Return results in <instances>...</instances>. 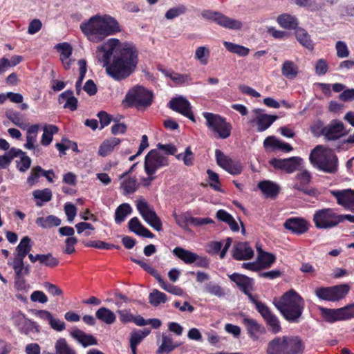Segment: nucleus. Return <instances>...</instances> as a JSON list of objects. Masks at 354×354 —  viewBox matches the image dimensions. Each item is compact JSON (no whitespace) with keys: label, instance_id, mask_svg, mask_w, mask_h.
I'll return each instance as SVG.
<instances>
[{"label":"nucleus","instance_id":"nucleus-1","mask_svg":"<svg viewBox=\"0 0 354 354\" xmlns=\"http://www.w3.org/2000/svg\"><path fill=\"white\" fill-rule=\"evenodd\" d=\"M96 57L105 68L106 73L117 81L129 77L138 63V53L129 42H121L115 38L108 39L96 49Z\"/></svg>","mask_w":354,"mask_h":354},{"label":"nucleus","instance_id":"nucleus-2","mask_svg":"<svg viewBox=\"0 0 354 354\" xmlns=\"http://www.w3.org/2000/svg\"><path fill=\"white\" fill-rule=\"evenodd\" d=\"M80 29L93 43L102 41L106 37L121 31L118 21L108 15H96L80 24Z\"/></svg>","mask_w":354,"mask_h":354},{"label":"nucleus","instance_id":"nucleus-3","mask_svg":"<svg viewBox=\"0 0 354 354\" xmlns=\"http://www.w3.org/2000/svg\"><path fill=\"white\" fill-rule=\"evenodd\" d=\"M273 304L283 317L291 322L299 321L305 306L304 299L293 289L285 292L279 300Z\"/></svg>","mask_w":354,"mask_h":354},{"label":"nucleus","instance_id":"nucleus-4","mask_svg":"<svg viewBox=\"0 0 354 354\" xmlns=\"http://www.w3.org/2000/svg\"><path fill=\"white\" fill-rule=\"evenodd\" d=\"M305 344L298 335L277 336L267 345L266 354H303Z\"/></svg>","mask_w":354,"mask_h":354},{"label":"nucleus","instance_id":"nucleus-5","mask_svg":"<svg viewBox=\"0 0 354 354\" xmlns=\"http://www.w3.org/2000/svg\"><path fill=\"white\" fill-rule=\"evenodd\" d=\"M309 160L311 164L320 171L333 174L337 171L338 159L330 149L317 145L310 152Z\"/></svg>","mask_w":354,"mask_h":354},{"label":"nucleus","instance_id":"nucleus-6","mask_svg":"<svg viewBox=\"0 0 354 354\" xmlns=\"http://www.w3.org/2000/svg\"><path fill=\"white\" fill-rule=\"evenodd\" d=\"M205 125L216 138L226 139L231 135L232 127L226 119L220 115L209 112L203 113Z\"/></svg>","mask_w":354,"mask_h":354},{"label":"nucleus","instance_id":"nucleus-7","mask_svg":"<svg viewBox=\"0 0 354 354\" xmlns=\"http://www.w3.org/2000/svg\"><path fill=\"white\" fill-rule=\"evenodd\" d=\"M153 97L151 91L142 86H136L129 90L124 101L129 106L147 108L151 104Z\"/></svg>","mask_w":354,"mask_h":354},{"label":"nucleus","instance_id":"nucleus-8","mask_svg":"<svg viewBox=\"0 0 354 354\" xmlns=\"http://www.w3.org/2000/svg\"><path fill=\"white\" fill-rule=\"evenodd\" d=\"M313 221L316 228L319 230L331 229L341 223V217L332 208H323L315 212Z\"/></svg>","mask_w":354,"mask_h":354},{"label":"nucleus","instance_id":"nucleus-9","mask_svg":"<svg viewBox=\"0 0 354 354\" xmlns=\"http://www.w3.org/2000/svg\"><path fill=\"white\" fill-rule=\"evenodd\" d=\"M136 207L143 220L156 231H161L162 223L153 208L145 199L136 201Z\"/></svg>","mask_w":354,"mask_h":354},{"label":"nucleus","instance_id":"nucleus-10","mask_svg":"<svg viewBox=\"0 0 354 354\" xmlns=\"http://www.w3.org/2000/svg\"><path fill=\"white\" fill-rule=\"evenodd\" d=\"M203 18L214 21L220 26L233 30H241L243 23L241 21L230 18L223 14L210 10H204L201 12Z\"/></svg>","mask_w":354,"mask_h":354},{"label":"nucleus","instance_id":"nucleus-11","mask_svg":"<svg viewBox=\"0 0 354 354\" xmlns=\"http://www.w3.org/2000/svg\"><path fill=\"white\" fill-rule=\"evenodd\" d=\"M349 286L346 284L333 287H322L315 290V295L322 300L335 301L343 299L348 292Z\"/></svg>","mask_w":354,"mask_h":354},{"label":"nucleus","instance_id":"nucleus-12","mask_svg":"<svg viewBox=\"0 0 354 354\" xmlns=\"http://www.w3.org/2000/svg\"><path fill=\"white\" fill-rule=\"evenodd\" d=\"M167 165V158L156 149H151L145 156L144 167L147 175L155 174L157 170Z\"/></svg>","mask_w":354,"mask_h":354},{"label":"nucleus","instance_id":"nucleus-13","mask_svg":"<svg viewBox=\"0 0 354 354\" xmlns=\"http://www.w3.org/2000/svg\"><path fill=\"white\" fill-rule=\"evenodd\" d=\"M252 303L254 304L257 310L261 314L266 324L270 328L272 333L277 334L281 332L282 328L280 321L276 315L264 303L256 299H252Z\"/></svg>","mask_w":354,"mask_h":354},{"label":"nucleus","instance_id":"nucleus-14","mask_svg":"<svg viewBox=\"0 0 354 354\" xmlns=\"http://www.w3.org/2000/svg\"><path fill=\"white\" fill-rule=\"evenodd\" d=\"M270 162L274 168L291 174L301 170L304 161L301 158L294 156L284 159L274 158Z\"/></svg>","mask_w":354,"mask_h":354},{"label":"nucleus","instance_id":"nucleus-15","mask_svg":"<svg viewBox=\"0 0 354 354\" xmlns=\"http://www.w3.org/2000/svg\"><path fill=\"white\" fill-rule=\"evenodd\" d=\"M331 195L336 199L337 203L345 209L354 212V189L331 190Z\"/></svg>","mask_w":354,"mask_h":354},{"label":"nucleus","instance_id":"nucleus-16","mask_svg":"<svg viewBox=\"0 0 354 354\" xmlns=\"http://www.w3.org/2000/svg\"><path fill=\"white\" fill-rule=\"evenodd\" d=\"M215 156L217 164L232 175H238L242 171L241 165L225 156L219 149H216Z\"/></svg>","mask_w":354,"mask_h":354},{"label":"nucleus","instance_id":"nucleus-17","mask_svg":"<svg viewBox=\"0 0 354 354\" xmlns=\"http://www.w3.org/2000/svg\"><path fill=\"white\" fill-rule=\"evenodd\" d=\"M321 132L328 140L339 139L346 134L344 124L337 120H332L327 126L322 128Z\"/></svg>","mask_w":354,"mask_h":354},{"label":"nucleus","instance_id":"nucleus-18","mask_svg":"<svg viewBox=\"0 0 354 354\" xmlns=\"http://www.w3.org/2000/svg\"><path fill=\"white\" fill-rule=\"evenodd\" d=\"M310 225V223L307 220L301 217L289 218L283 223L285 229L297 235L306 233Z\"/></svg>","mask_w":354,"mask_h":354},{"label":"nucleus","instance_id":"nucleus-19","mask_svg":"<svg viewBox=\"0 0 354 354\" xmlns=\"http://www.w3.org/2000/svg\"><path fill=\"white\" fill-rule=\"evenodd\" d=\"M169 106L184 116L195 122L194 116L191 110V104L189 101L183 96L173 98L169 102Z\"/></svg>","mask_w":354,"mask_h":354},{"label":"nucleus","instance_id":"nucleus-20","mask_svg":"<svg viewBox=\"0 0 354 354\" xmlns=\"http://www.w3.org/2000/svg\"><path fill=\"white\" fill-rule=\"evenodd\" d=\"M255 117L250 120V122L257 126L258 132H263L268 129L277 119V116L263 113L259 109L253 110Z\"/></svg>","mask_w":354,"mask_h":354},{"label":"nucleus","instance_id":"nucleus-21","mask_svg":"<svg viewBox=\"0 0 354 354\" xmlns=\"http://www.w3.org/2000/svg\"><path fill=\"white\" fill-rule=\"evenodd\" d=\"M297 181L292 186L293 189L302 192L303 193L314 196L316 193L314 189H309L306 187L311 180V174L307 170H302L298 173L295 176Z\"/></svg>","mask_w":354,"mask_h":354},{"label":"nucleus","instance_id":"nucleus-22","mask_svg":"<svg viewBox=\"0 0 354 354\" xmlns=\"http://www.w3.org/2000/svg\"><path fill=\"white\" fill-rule=\"evenodd\" d=\"M229 277L239 286L241 290H242L245 295H248L252 302V299H255L250 294V291L253 286V281L252 279L237 273H234L230 275Z\"/></svg>","mask_w":354,"mask_h":354},{"label":"nucleus","instance_id":"nucleus-23","mask_svg":"<svg viewBox=\"0 0 354 354\" xmlns=\"http://www.w3.org/2000/svg\"><path fill=\"white\" fill-rule=\"evenodd\" d=\"M253 255L252 248L246 242H239L233 248V257L236 260L250 259Z\"/></svg>","mask_w":354,"mask_h":354},{"label":"nucleus","instance_id":"nucleus-24","mask_svg":"<svg viewBox=\"0 0 354 354\" xmlns=\"http://www.w3.org/2000/svg\"><path fill=\"white\" fill-rule=\"evenodd\" d=\"M71 336L75 339L83 347L97 344L96 338L91 334L84 333L79 328H75L71 331Z\"/></svg>","mask_w":354,"mask_h":354},{"label":"nucleus","instance_id":"nucleus-25","mask_svg":"<svg viewBox=\"0 0 354 354\" xmlns=\"http://www.w3.org/2000/svg\"><path fill=\"white\" fill-rule=\"evenodd\" d=\"M77 99L73 95L71 90H67L59 95L58 102L63 104L64 109H68L73 111L77 107Z\"/></svg>","mask_w":354,"mask_h":354},{"label":"nucleus","instance_id":"nucleus-26","mask_svg":"<svg viewBox=\"0 0 354 354\" xmlns=\"http://www.w3.org/2000/svg\"><path fill=\"white\" fill-rule=\"evenodd\" d=\"M129 229L136 234L147 237L153 238L154 235L147 227L142 225L140 221L137 217H133L130 219L128 223Z\"/></svg>","mask_w":354,"mask_h":354},{"label":"nucleus","instance_id":"nucleus-27","mask_svg":"<svg viewBox=\"0 0 354 354\" xmlns=\"http://www.w3.org/2000/svg\"><path fill=\"white\" fill-rule=\"evenodd\" d=\"M265 148L271 147L273 150H280L284 152H290L293 148L286 142H283L274 136H268L263 141Z\"/></svg>","mask_w":354,"mask_h":354},{"label":"nucleus","instance_id":"nucleus-28","mask_svg":"<svg viewBox=\"0 0 354 354\" xmlns=\"http://www.w3.org/2000/svg\"><path fill=\"white\" fill-rule=\"evenodd\" d=\"M151 333L149 328L134 330L130 335V347L133 354H136L137 346Z\"/></svg>","mask_w":354,"mask_h":354},{"label":"nucleus","instance_id":"nucleus-29","mask_svg":"<svg viewBox=\"0 0 354 354\" xmlns=\"http://www.w3.org/2000/svg\"><path fill=\"white\" fill-rule=\"evenodd\" d=\"M257 186L266 198L276 196L279 191L277 183L268 180L259 182Z\"/></svg>","mask_w":354,"mask_h":354},{"label":"nucleus","instance_id":"nucleus-30","mask_svg":"<svg viewBox=\"0 0 354 354\" xmlns=\"http://www.w3.org/2000/svg\"><path fill=\"white\" fill-rule=\"evenodd\" d=\"M173 254L187 264H191L198 259V255L180 247L175 248Z\"/></svg>","mask_w":354,"mask_h":354},{"label":"nucleus","instance_id":"nucleus-31","mask_svg":"<svg viewBox=\"0 0 354 354\" xmlns=\"http://www.w3.org/2000/svg\"><path fill=\"white\" fill-rule=\"evenodd\" d=\"M23 257L15 256L12 261H9L8 264L10 265L15 270V276H25L30 272V266H25Z\"/></svg>","mask_w":354,"mask_h":354},{"label":"nucleus","instance_id":"nucleus-32","mask_svg":"<svg viewBox=\"0 0 354 354\" xmlns=\"http://www.w3.org/2000/svg\"><path fill=\"white\" fill-rule=\"evenodd\" d=\"M277 22L283 28L287 30H296L298 27V20L289 14H282L277 17Z\"/></svg>","mask_w":354,"mask_h":354},{"label":"nucleus","instance_id":"nucleus-33","mask_svg":"<svg viewBox=\"0 0 354 354\" xmlns=\"http://www.w3.org/2000/svg\"><path fill=\"white\" fill-rule=\"evenodd\" d=\"M39 130V124H33L27 129L26 132V143L24 147L29 150H35L37 142V134Z\"/></svg>","mask_w":354,"mask_h":354},{"label":"nucleus","instance_id":"nucleus-34","mask_svg":"<svg viewBox=\"0 0 354 354\" xmlns=\"http://www.w3.org/2000/svg\"><path fill=\"white\" fill-rule=\"evenodd\" d=\"M120 142V140L117 138H110L104 140L100 146L98 154L102 157L109 155Z\"/></svg>","mask_w":354,"mask_h":354},{"label":"nucleus","instance_id":"nucleus-35","mask_svg":"<svg viewBox=\"0 0 354 354\" xmlns=\"http://www.w3.org/2000/svg\"><path fill=\"white\" fill-rule=\"evenodd\" d=\"M299 73L297 65L291 60H286L281 65V74L287 79H294Z\"/></svg>","mask_w":354,"mask_h":354},{"label":"nucleus","instance_id":"nucleus-36","mask_svg":"<svg viewBox=\"0 0 354 354\" xmlns=\"http://www.w3.org/2000/svg\"><path fill=\"white\" fill-rule=\"evenodd\" d=\"M295 37L299 43L307 49H313V43L310 36L307 31L302 28H297L295 30Z\"/></svg>","mask_w":354,"mask_h":354},{"label":"nucleus","instance_id":"nucleus-37","mask_svg":"<svg viewBox=\"0 0 354 354\" xmlns=\"http://www.w3.org/2000/svg\"><path fill=\"white\" fill-rule=\"evenodd\" d=\"M275 260L276 257L273 254L265 252L262 254H258L256 261L261 270L270 268Z\"/></svg>","mask_w":354,"mask_h":354},{"label":"nucleus","instance_id":"nucleus-38","mask_svg":"<svg viewBox=\"0 0 354 354\" xmlns=\"http://www.w3.org/2000/svg\"><path fill=\"white\" fill-rule=\"evenodd\" d=\"M35 223L42 228H50L57 227L61 224V220L56 216L49 215L46 217H38Z\"/></svg>","mask_w":354,"mask_h":354},{"label":"nucleus","instance_id":"nucleus-39","mask_svg":"<svg viewBox=\"0 0 354 354\" xmlns=\"http://www.w3.org/2000/svg\"><path fill=\"white\" fill-rule=\"evenodd\" d=\"M96 317L106 324H112L115 322L116 317L110 309L101 307L95 313Z\"/></svg>","mask_w":354,"mask_h":354},{"label":"nucleus","instance_id":"nucleus-40","mask_svg":"<svg viewBox=\"0 0 354 354\" xmlns=\"http://www.w3.org/2000/svg\"><path fill=\"white\" fill-rule=\"evenodd\" d=\"M44 132L41 138V144L44 146L49 145L52 140L53 136L58 132V127L55 125L48 124L44 127Z\"/></svg>","mask_w":354,"mask_h":354},{"label":"nucleus","instance_id":"nucleus-41","mask_svg":"<svg viewBox=\"0 0 354 354\" xmlns=\"http://www.w3.org/2000/svg\"><path fill=\"white\" fill-rule=\"evenodd\" d=\"M127 174H124L120 176L123 178L120 188L123 190L124 194H129L133 193L138 188L137 181L135 178L126 177Z\"/></svg>","mask_w":354,"mask_h":354},{"label":"nucleus","instance_id":"nucleus-42","mask_svg":"<svg viewBox=\"0 0 354 354\" xmlns=\"http://www.w3.org/2000/svg\"><path fill=\"white\" fill-rule=\"evenodd\" d=\"M132 212V208L128 203H122L119 205L115 209V221L117 224L122 223L126 218V217L131 214Z\"/></svg>","mask_w":354,"mask_h":354},{"label":"nucleus","instance_id":"nucleus-43","mask_svg":"<svg viewBox=\"0 0 354 354\" xmlns=\"http://www.w3.org/2000/svg\"><path fill=\"white\" fill-rule=\"evenodd\" d=\"M33 197L37 200L36 205L39 207L43 205L44 203L50 201L52 199V192L50 189H37L32 193Z\"/></svg>","mask_w":354,"mask_h":354},{"label":"nucleus","instance_id":"nucleus-44","mask_svg":"<svg viewBox=\"0 0 354 354\" xmlns=\"http://www.w3.org/2000/svg\"><path fill=\"white\" fill-rule=\"evenodd\" d=\"M223 46L230 53L236 54L240 57H245L250 53V49L242 45L236 44L230 41H223Z\"/></svg>","mask_w":354,"mask_h":354},{"label":"nucleus","instance_id":"nucleus-45","mask_svg":"<svg viewBox=\"0 0 354 354\" xmlns=\"http://www.w3.org/2000/svg\"><path fill=\"white\" fill-rule=\"evenodd\" d=\"M243 323L251 337H257L261 333L262 326L255 319L245 317L243 319Z\"/></svg>","mask_w":354,"mask_h":354},{"label":"nucleus","instance_id":"nucleus-46","mask_svg":"<svg viewBox=\"0 0 354 354\" xmlns=\"http://www.w3.org/2000/svg\"><path fill=\"white\" fill-rule=\"evenodd\" d=\"M56 354H77V352L64 338L58 339L55 344Z\"/></svg>","mask_w":354,"mask_h":354},{"label":"nucleus","instance_id":"nucleus-47","mask_svg":"<svg viewBox=\"0 0 354 354\" xmlns=\"http://www.w3.org/2000/svg\"><path fill=\"white\" fill-rule=\"evenodd\" d=\"M209 56L210 50L207 46H199L195 50L194 58L203 66L208 64Z\"/></svg>","mask_w":354,"mask_h":354},{"label":"nucleus","instance_id":"nucleus-48","mask_svg":"<svg viewBox=\"0 0 354 354\" xmlns=\"http://www.w3.org/2000/svg\"><path fill=\"white\" fill-rule=\"evenodd\" d=\"M31 248L30 239L28 236L23 237L16 248L17 254L15 256L25 258L30 251Z\"/></svg>","mask_w":354,"mask_h":354},{"label":"nucleus","instance_id":"nucleus-49","mask_svg":"<svg viewBox=\"0 0 354 354\" xmlns=\"http://www.w3.org/2000/svg\"><path fill=\"white\" fill-rule=\"evenodd\" d=\"M176 346L174 345L172 339L170 337L162 336V344L159 346L157 353L158 354H169L173 351Z\"/></svg>","mask_w":354,"mask_h":354},{"label":"nucleus","instance_id":"nucleus-50","mask_svg":"<svg viewBox=\"0 0 354 354\" xmlns=\"http://www.w3.org/2000/svg\"><path fill=\"white\" fill-rule=\"evenodd\" d=\"M6 115L14 124L22 129L27 128L28 124L23 122L20 113L12 110L6 112Z\"/></svg>","mask_w":354,"mask_h":354},{"label":"nucleus","instance_id":"nucleus-51","mask_svg":"<svg viewBox=\"0 0 354 354\" xmlns=\"http://www.w3.org/2000/svg\"><path fill=\"white\" fill-rule=\"evenodd\" d=\"M131 260L138 264L142 268H143L146 272L149 273L151 276H153L159 283L160 281L162 279L161 276L159 274L158 271L154 269L153 267H151L150 265L147 263L142 260L136 259L134 258H131Z\"/></svg>","mask_w":354,"mask_h":354},{"label":"nucleus","instance_id":"nucleus-52","mask_svg":"<svg viewBox=\"0 0 354 354\" xmlns=\"http://www.w3.org/2000/svg\"><path fill=\"white\" fill-rule=\"evenodd\" d=\"M319 310L322 317L326 322L332 323L339 321L337 309H329L321 307Z\"/></svg>","mask_w":354,"mask_h":354},{"label":"nucleus","instance_id":"nucleus-53","mask_svg":"<svg viewBox=\"0 0 354 354\" xmlns=\"http://www.w3.org/2000/svg\"><path fill=\"white\" fill-rule=\"evenodd\" d=\"M149 303L158 306L162 303H165L167 300L166 295L156 289L153 290L149 296Z\"/></svg>","mask_w":354,"mask_h":354},{"label":"nucleus","instance_id":"nucleus-54","mask_svg":"<svg viewBox=\"0 0 354 354\" xmlns=\"http://www.w3.org/2000/svg\"><path fill=\"white\" fill-rule=\"evenodd\" d=\"M339 321L354 318V304L337 308Z\"/></svg>","mask_w":354,"mask_h":354},{"label":"nucleus","instance_id":"nucleus-55","mask_svg":"<svg viewBox=\"0 0 354 354\" xmlns=\"http://www.w3.org/2000/svg\"><path fill=\"white\" fill-rule=\"evenodd\" d=\"M78 65L80 67V77L75 84L76 93L77 95H79L81 91L82 82V81L85 77V74L86 73V61L84 59L79 60Z\"/></svg>","mask_w":354,"mask_h":354},{"label":"nucleus","instance_id":"nucleus-56","mask_svg":"<svg viewBox=\"0 0 354 354\" xmlns=\"http://www.w3.org/2000/svg\"><path fill=\"white\" fill-rule=\"evenodd\" d=\"M55 48L60 53V59H66V58L71 57L72 55L73 48L66 42L57 44Z\"/></svg>","mask_w":354,"mask_h":354},{"label":"nucleus","instance_id":"nucleus-57","mask_svg":"<svg viewBox=\"0 0 354 354\" xmlns=\"http://www.w3.org/2000/svg\"><path fill=\"white\" fill-rule=\"evenodd\" d=\"M194 153L191 151L190 147H187L184 153L176 155V158L183 160L186 166H192L194 164Z\"/></svg>","mask_w":354,"mask_h":354},{"label":"nucleus","instance_id":"nucleus-58","mask_svg":"<svg viewBox=\"0 0 354 354\" xmlns=\"http://www.w3.org/2000/svg\"><path fill=\"white\" fill-rule=\"evenodd\" d=\"M160 287L165 291L177 296H181L183 294V290L178 286H174L170 283H166L162 279L158 283Z\"/></svg>","mask_w":354,"mask_h":354},{"label":"nucleus","instance_id":"nucleus-59","mask_svg":"<svg viewBox=\"0 0 354 354\" xmlns=\"http://www.w3.org/2000/svg\"><path fill=\"white\" fill-rule=\"evenodd\" d=\"M173 216L176 223L182 228H187L189 224H191V218L192 216H189L186 214H177L176 212L173 214Z\"/></svg>","mask_w":354,"mask_h":354},{"label":"nucleus","instance_id":"nucleus-60","mask_svg":"<svg viewBox=\"0 0 354 354\" xmlns=\"http://www.w3.org/2000/svg\"><path fill=\"white\" fill-rule=\"evenodd\" d=\"M21 319L24 322V324L20 327L19 330L21 333L27 335L34 329L38 330L37 326L34 322L27 319L26 317H21Z\"/></svg>","mask_w":354,"mask_h":354},{"label":"nucleus","instance_id":"nucleus-61","mask_svg":"<svg viewBox=\"0 0 354 354\" xmlns=\"http://www.w3.org/2000/svg\"><path fill=\"white\" fill-rule=\"evenodd\" d=\"M39 263L48 267H55L59 264V261L51 254H41Z\"/></svg>","mask_w":354,"mask_h":354},{"label":"nucleus","instance_id":"nucleus-62","mask_svg":"<svg viewBox=\"0 0 354 354\" xmlns=\"http://www.w3.org/2000/svg\"><path fill=\"white\" fill-rule=\"evenodd\" d=\"M337 56L339 58H346L349 56V50L344 41H338L335 44Z\"/></svg>","mask_w":354,"mask_h":354},{"label":"nucleus","instance_id":"nucleus-63","mask_svg":"<svg viewBox=\"0 0 354 354\" xmlns=\"http://www.w3.org/2000/svg\"><path fill=\"white\" fill-rule=\"evenodd\" d=\"M17 167L21 172L26 171L30 167L31 159L24 153L21 156L19 160L16 161Z\"/></svg>","mask_w":354,"mask_h":354},{"label":"nucleus","instance_id":"nucleus-64","mask_svg":"<svg viewBox=\"0 0 354 354\" xmlns=\"http://www.w3.org/2000/svg\"><path fill=\"white\" fill-rule=\"evenodd\" d=\"M205 290L207 292L218 297H221L224 295L222 288L218 284L213 282H209L205 284Z\"/></svg>","mask_w":354,"mask_h":354}]
</instances>
